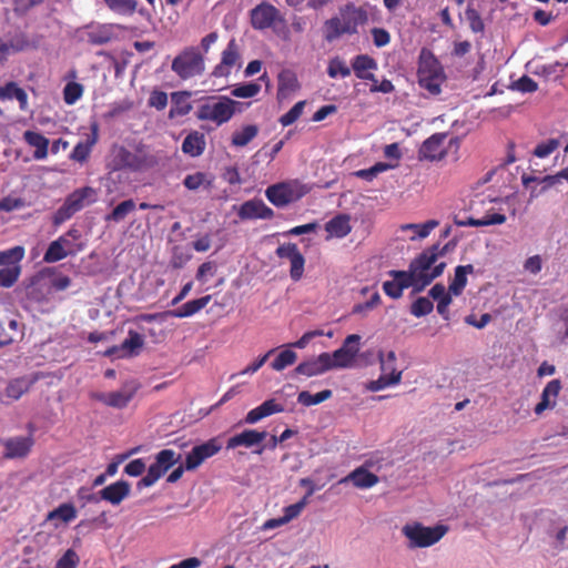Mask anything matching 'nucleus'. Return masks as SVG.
I'll use <instances>...</instances> for the list:
<instances>
[{
    "instance_id": "f257e3e1",
    "label": "nucleus",
    "mask_w": 568,
    "mask_h": 568,
    "mask_svg": "<svg viewBox=\"0 0 568 568\" xmlns=\"http://www.w3.org/2000/svg\"><path fill=\"white\" fill-rule=\"evenodd\" d=\"M222 445L217 438H212L201 445L194 446L186 455L184 465L175 468L166 478L168 483H176L183 475L184 470H195L207 458L217 454Z\"/></svg>"
},
{
    "instance_id": "f03ea898",
    "label": "nucleus",
    "mask_w": 568,
    "mask_h": 568,
    "mask_svg": "<svg viewBox=\"0 0 568 568\" xmlns=\"http://www.w3.org/2000/svg\"><path fill=\"white\" fill-rule=\"evenodd\" d=\"M171 69L182 80L202 75L205 70L203 53L196 47H186L173 59Z\"/></svg>"
},
{
    "instance_id": "7ed1b4c3",
    "label": "nucleus",
    "mask_w": 568,
    "mask_h": 568,
    "mask_svg": "<svg viewBox=\"0 0 568 568\" xmlns=\"http://www.w3.org/2000/svg\"><path fill=\"white\" fill-rule=\"evenodd\" d=\"M242 103L227 97H210L206 102L199 106L197 118L200 120L213 121L217 124L227 122L235 113L236 106Z\"/></svg>"
},
{
    "instance_id": "20e7f679",
    "label": "nucleus",
    "mask_w": 568,
    "mask_h": 568,
    "mask_svg": "<svg viewBox=\"0 0 568 568\" xmlns=\"http://www.w3.org/2000/svg\"><path fill=\"white\" fill-rule=\"evenodd\" d=\"M97 201V191L91 186H84L73 191L58 209L53 216V224L60 225L69 220L84 206Z\"/></svg>"
},
{
    "instance_id": "39448f33",
    "label": "nucleus",
    "mask_w": 568,
    "mask_h": 568,
    "mask_svg": "<svg viewBox=\"0 0 568 568\" xmlns=\"http://www.w3.org/2000/svg\"><path fill=\"white\" fill-rule=\"evenodd\" d=\"M447 531L445 526L424 527L420 524L406 525L403 534L409 539V547H429L436 544Z\"/></svg>"
},
{
    "instance_id": "423d86ee",
    "label": "nucleus",
    "mask_w": 568,
    "mask_h": 568,
    "mask_svg": "<svg viewBox=\"0 0 568 568\" xmlns=\"http://www.w3.org/2000/svg\"><path fill=\"white\" fill-rule=\"evenodd\" d=\"M359 339L361 336L357 334L348 335L338 349L328 353L331 369L352 366L359 351Z\"/></svg>"
},
{
    "instance_id": "0eeeda50",
    "label": "nucleus",
    "mask_w": 568,
    "mask_h": 568,
    "mask_svg": "<svg viewBox=\"0 0 568 568\" xmlns=\"http://www.w3.org/2000/svg\"><path fill=\"white\" fill-rule=\"evenodd\" d=\"M283 22L280 11L267 2H262L251 10V23L256 30L275 28L277 23Z\"/></svg>"
},
{
    "instance_id": "6e6552de",
    "label": "nucleus",
    "mask_w": 568,
    "mask_h": 568,
    "mask_svg": "<svg viewBox=\"0 0 568 568\" xmlns=\"http://www.w3.org/2000/svg\"><path fill=\"white\" fill-rule=\"evenodd\" d=\"M143 346L144 337L140 333L130 329L128 337L120 345L108 348L104 355L116 358L133 357L140 354Z\"/></svg>"
},
{
    "instance_id": "1a4fd4ad",
    "label": "nucleus",
    "mask_w": 568,
    "mask_h": 568,
    "mask_svg": "<svg viewBox=\"0 0 568 568\" xmlns=\"http://www.w3.org/2000/svg\"><path fill=\"white\" fill-rule=\"evenodd\" d=\"M331 371V362L328 353H322L317 356H311L307 359L301 362L291 373L294 378L296 376L313 377L322 375Z\"/></svg>"
},
{
    "instance_id": "9d476101",
    "label": "nucleus",
    "mask_w": 568,
    "mask_h": 568,
    "mask_svg": "<svg viewBox=\"0 0 568 568\" xmlns=\"http://www.w3.org/2000/svg\"><path fill=\"white\" fill-rule=\"evenodd\" d=\"M265 195L272 204L278 207L286 206L301 197V193L290 183L271 185L266 189Z\"/></svg>"
},
{
    "instance_id": "9b49d317",
    "label": "nucleus",
    "mask_w": 568,
    "mask_h": 568,
    "mask_svg": "<svg viewBox=\"0 0 568 568\" xmlns=\"http://www.w3.org/2000/svg\"><path fill=\"white\" fill-rule=\"evenodd\" d=\"M326 27V39L332 41L339 38L341 36L348 33H355L357 28V21L354 13L343 14L341 18H332L325 22Z\"/></svg>"
},
{
    "instance_id": "f8f14e48",
    "label": "nucleus",
    "mask_w": 568,
    "mask_h": 568,
    "mask_svg": "<svg viewBox=\"0 0 568 568\" xmlns=\"http://www.w3.org/2000/svg\"><path fill=\"white\" fill-rule=\"evenodd\" d=\"M136 387L134 385L126 384L120 390L116 392L97 393L93 395V398L108 406L114 408H123L132 399Z\"/></svg>"
},
{
    "instance_id": "ddd939ff",
    "label": "nucleus",
    "mask_w": 568,
    "mask_h": 568,
    "mask_svg": "<svg viewBox=\"0 0 568 568\" xmlns=\"http://www.w3.org/2000/svg\"><path fill=\"white\" fill-rule=\"evenodd\" d=\"M41 378L40 373L21 376L11 379L6 387V396L18 400L22 395L28 393L30 388Z\"/></svg>"
},
{
    "instance_id": "4468645a",
    "label": "nucleus",
    "mask_w": 568,
    "mask_h": 568,
    "mask_svg": "<svg viewBox=\"0 0 568 568\" xmlns=\"http://www.w3.org/2000/svg\"><path fill=\"white\" fill-rule=\"evenodd\" d=\"M266 432H257L255 429H245L240 434H236L229 438L226 448L234 449L239 446L252 448L257 446L260 448L263 440L266 438Z\"/></svg>"
},
{
    "instance_id": "2eb2a0df",
    "label": "nucleus",
    "mask_w": 568,
    "mask_h": 568,
    "mask_svg": "<svg viewBox=\"0 0 568 568\" xmlns=\"http://www.w3.org/2000/svg\"><path fill=\"white\" fill-rule=\"evenodd\" d=\"M447 138L445 133H436L428 138L419 149V156L426 160H440L445 156L446 151L443 148L444 141Z\"/></svg>"
},
{
    "instance_id": "dca6fc26",
    "label": "nucleus",
    "mask_w": 568,
    "mask_h": 568,
    "mask_svg": "<svg viewBox=\"0 0 568 568\" xmlns=\"http://www.w3.org/2000/svg\"><path fill=\"white\" fill-rule=\"evenodd\" d=\"M237 213L242 220L272 219L274 215L273 210L261 200L244 202Z\"/></svg>"
},
{
    "instance_id": "f3484780",
    "label": "nucleus",
    "mask_w": 568,
    "mask_h": 568,
    "mask_svg": "<svg viewBox=\"0 0 568 568\" xmlns=\"http://www.w3.org/2000/svg\"><path fill=\"white\" fill-rule=\"evenodd\" d=\"M120 159L123 166L132 171L146 170L156 163L155 159L151 155H146L140 152L133 153L124 149L121 150Z\"/></svg>"
},
{
    "instance_id": "a211bd4d",
    "label": "nucleus",
    "mask_w": 568,
    "mask_h": 568,
    "mask_svg": "<svg viewBox=\"0 0 568 568\" xmlns=\"http://www.w3.org/2000/svg\"><path fill=\"white\" fill-rule=\"evenodd\" d=\"M437 250L438 245H433L410 262L409 266L416 276H429L432 274L433 270L430 267L437 260Z\"/></svg>"
},
{
    "instance_id": "6ab92c4d",
    "label": "nucleus",
    "mask_w": 568,
    "mask_h": 568,
    "mask_svg": "<svg viewBox=\"0 0 568 568\" xmlns=\"http://www.w3.org/2000/svg\"><path fill=\"white\" fill-rule=\"evenodd\" d=\"M130 484L125 480H119L104 487L99 494L101 499L106 500L112 505H119L130 495Z\"/></svg>"
},
{
    "instance_id": "aec40b11",
    "label": "nucleus",
    "mask_w": 568,
    "mask_h": 568,
    "mask_svg": "<svg viewBox=\"0 0 568 568\" xmlns=\"http://www.w3.org/2000/svg\"><path fill=\"white\" fill-rule=\"evenodd\" d=\"M352 68L358 79L372 81V84L377 81L375 75L371 72L372 70L377 69V63L372 57L367 54H359L355 57Z\"/></svg>"
},
{
    "instance_id": "412c9836",
    "label": "nucleus",
    "mask_w": 568,
    "mask_h": 568,
    "mask_svg": "<svg viewBox=\"0 0 568 568\" xmlns=\"http://www.w3.org/2000/svg\"><path fill=\"white\" fill-rule=\"evenodd\" d=\"M347 481H352L357 488L365 489L376 485L379 479L375 474L368 471L364 466H361L339 480L341 484Z\"/></svg>"
},
{
    "instance_id": "4be33fe9",
    "label": "nucleus",
    "mask_w": 568,
    "mask_h": 568,
    "mask_svg": "<svg viewBox=\"0 0 568 568\" xmlns=\"http://www.w3.org/2000/svg\"><path fill=\"white\" fill-rule=\"evenodd\" d=\"M560 389L561 383L559 379L550 381L541 393V398L535 407V413L540 415L544 410L555 407Z\"/></svg>"
},
{
    "instance_id": "5701e85b",
    "label": "nucleus",
    "mask_w": 568,
    "mask_h": 568,
    "mask_svg": "<svg viewBox=\"0 0 568 568\" xmlns=\"http://www.w3.org/2000/svg\"><path fill=\"white\" fill-rule=\"evenodd\" d=\"M3 445L6 458H19L24 457L30 452L33 440L31 437H16L7 439Z\"/></svg>"
},
{
    "instance_id": "b1692460",
    "label": "nucleus",
    "mask_w": 568,
    "mask_h": 568,
    "mask_svg": "<svg viewBox=\"0 0 568 568\" xmlns=\"http://www.w3.org/2000/svg\"><path fill=\"white\" fill-rule=\"evenodd\" d=\"M284 407L277 404L274 399H267L262 405L250 410L244 419L246 424H255L258 420L275 414L282 413Z\"/></svg>"
},
{
    "instance_id": "393cba45",
    "label": "nucleus",
    "mask_w": 568,
    "mask_h": 568,
    "mask_svg": "<svg viewBox=\"0 0 568 568\" xmlns=\"http://www.w3.org/2000/svg\"><path fill=\"white\" fill-rule=\"evenodd\" d=\"M351 217L347 214H338L325 224V231L333 237H344L351 233Z\"/></svg>"
},
{
    "instance_id": "a878e982",
    "label": "nucleus",
    "mask_w": 568,
    "mask_h": 568,
    "mask_svg": "<svg viewBox=\"0 0 568 568\" xmlns=\"http://www.w3.org/2000/svg\"><path fill=\"white\" fill-rule=\"evenodd\" d=\"M23 138L29 145L36 149L33 153V158L36 160H43L47 158L49 140L44 135L34 131H26L23 133Z\"/></svg>"
},
{
    "instance_id": "bb28decb",
    "label": "nucleus",
    "mask_w": 568,
    "mask_h": 568,
    "mask_svg": "<svg viewBox=\"0 0 568 568\" xmlns=\"http://www.w3.org/2000/svg\"><path fill=\"white\" fill-rule=\"evenodd\" d=\"M210 301L211 295H206L201 298L190 301L182 305L181 307L170 311L168 314L176 318L189 317L204 308Z\"/></svg>"
},
{
    "instance_id": "cd10ccee",
    "label": "nucleus",
    "mask_w": 568,
    "mask_h": 568,
    "mask_svg": "<svg viewBox=\"0 0 568 568\" xmlns=\"http://www.w3.org/2000/svg\"><path fill=\"white\" fill-rule=\"evenodd\" d=\"M205 148L204 134L194 131L186 135L182 143V151L190 156H199L203 153Z\"/></svg>"
},
{
    "instance_id": "c85d7f7f",
    "label": "nucleus",
    "mask_w": 568,
    "mask_h": 568,
    "mask_svg": "<svg viewBox=\"0 0 568 568\" xmlns=\"http://www.w3.org/2000/svg\"><path fill=\"white\" fill-rule=\"evenodd\" d=\"M300 88L297 78L294 72L290 70H283L278 74V94L286 97L292 92L297 91Z\"/></svg>"
},
{
    "instance_id": "c756f323",
    "label": "nucleus",
    "mask_w": 568,
    "mask_h": 568,
    "mask_svg": "<svg viewBox=\"0 0 568 568\" xmlns=\"http://www.w3.org/2000/svg\"><path fill=\"white\" fill-rule=\"evenodd\" d=\"M75 517V507L70 503H64L61 504L58 508L51 510L47 516V520L52 521L54 519H59L62 523H69L73 520Z\"/></svg>"
},
{
    "instance_id": "7c9ffc66",
    "label": "nucleus",
    "mask_w": 568,
    "mask_h": 568,
    "mask_svg": "<svg viewBox=\"0 0 568 568\" xmlns=\"http://www.w3.org/2000/svg\"><path fill=\"white\" fill-rule=\"evenodd\" d=\"M258 133V128L255 124L245 125L242 130L235 131L232 134V144L235 146L247 145Z\"/></svg>"
},
{
    "instance_id": "2f4dec72",
    "label": "nucleus",
    "mask_w": 568,
    "mask_h": 568,
    "mask_svg": "<svg viewBox=\"0 0 568 568\" xmlns=\"http://www.w3.org/2000/svg\"><path fill=\"white\" fill-rule=\"evenodd\" d=\"M446 267L445 262H440L439 264L433 267L432 274L429 276H416L413 284L414 292H422L427 285H429L436 277L440 276Z\"/></svg>"
},
{
    "instance_id": "473e14b6",
    "label": "nucleus",
    "mask_w": 568,
    "mask_h": 568,
    "mask_svg": "<svg viewBox=\"0 0 568 568\" xmlns=\"http://www.w3.org/2000/svg\"><path fill=\"white\" fill-rule=\"evenodd\" d=\"M331 397H332L331 389H324L315 395L311 394L307 390H303L298 394L297 400L300 404H302L304 406H312V405H317Z\"/></svg>"
},
{
    "instance_id": "72a5a7b5",
    "label": "nucleus",
    "mask_w": 568,
    "mask_h": 568,
    "mask_svg": "<svg viewBox=\"0 0 568 568\" xmlns=\"http://www.w3.org/2000/svg\"><path fill=\"white\" fill-rule=\"evenodd\" d=\"M296 359L297 354L291 348H286L275 357V359L271 363V367L276 372H281L287 366L293 365Z\"/></svg>"
},
{
    "instance_id": "f704fd0d",
    "label": "nucleus",
    "mask_w": 568,
    "mask_h": 568,
    "mask_svg": "<svg viewBox=\"0 0 568 568\" xmlns=\"http://www.w3.org/2000/svg\"><path fill=\"white\" fill-rule=\"evenodd\" d=\"M315 489L316 488L312 486L307 494L300 501L284 508V521L290 523L301 514V511L308 503V497L314 494Z\"/></svg>"
},
{
    "instance_id": "c9c22d12",
    "label": "nucleus",
    "mask_w": 568,
    "mask_h": 568,
    "mask_svg": "<svg viewBox=\"0 0 568 568\" xmlns=\"http://www.w3.org/2000/svg\"><path fill=\"white\" fill-rule=\"evenodd\" d=\"M134 209V201L131 199L125 200L113 209V211L106 216V221L121 222L129 213L133 212Z\"/></svg>"
},
{
    "instance_id": "e433bc0d",
    "label": "nucleus",
    "mask_w": 568,
    "mask_h": 568,
    "mask_svg": "<svg viewBox=\"0 0 568 568\" xmlns=\"http://www.w3.org/2000/svg\"><path fill=\"white\" fill-rule=\"evenodd\" d=\"M424 67L419 72V84L428 90L432 94H438L440 92V73L436 75H429Z\"/></svg>"
},
{
    "instance_id": "4c0bfd02",
    "label": "nucleus",
    "mask_w": 568,
    "mask_h": 568,
    "mask_svg": "<svg viewBox=\"0 0 568 568\" xmlns=\"http://www.w3.org/2000/svg\"><path fill=\"white\" fill-rule=\"evenodd\" d=\"M165 471L161 468V466L156 463V460L149 467L146 475L141 478L136 486L139 489H142L144 487H150L153 484L156 483L158 479H160Z\"/></svg>"
},
{
    "instance_id": "58836bf2",
    "label": "nucleus",
    "mask_w": 568,
    "mask_h": 568,
    "mask_svg": "<svg viewBox=\"0 0 568 568\" xmlns=\"http://www.w3.org/2000/svg\"><path fill=\"white\" fill-rule=\"evenodd\" d=\"M181 457V454H178L172 449H163L156 454L155 460L166 473L173 465L180 462Z\"/></svg>"
},
{
    "instance_id": "ea45409f",
    "label": "nucleus",
    "mask_w": 568,
    "mask_h": 568,
    "mask_svg": "<svg viewBox=\"0 0 568 568\" xmlns=\"http://www.w3.org/2000/svg\"><path fill=\"white\" fill-rule=\"evenodd\" d=\"M9 45V50L12 49L13 51H23L29 48H36L37 44L30 41L27 33L22 31L16 32L8 41L7 43Z\"/></svg>"
},
{
    "instance_id": "a19ab883",
    "label": "nucleus",
    "mask_w": 568,
    "mask_h": 568,
    "mask_svg": "<svg viewBox=\"0 0 568 568\" xmlns=\"http://www.w3.org/2000/svg\"><path fill=\"white\" fill-rule=\"evenodd\" d=\"M438 225V222L436 220H429L424 224H404L400 226L403 231L406 230H414L416 232V235L412 236V240H415L416 237L424 239L428 236L432 230H434Z\"/></svg>"
},
{
    "instance_id": "79ce46f5",
    "label": "nucleus",
    "mask_w": 568,
    "mask_h": 568,
    "mask_svg": "<svg viewBox=\"0 0 568 568\" xmlns=\"http://www.w3.org/2000/svg\"><path fill=\"white\" fill-rule=\"evenodd\" d=\"M260 91L261 85L258 83L248 82L234 87L233 90L231 91V94L236 98L246 99L255 97L260 93Z\"/></svg>"
},
{
    "instance_id": "37998d69",
    "label": "nucleus",
    "mask_w": 568,
    "mask_h": 568,
    "mask_svg": "<svg viewBox=\"0 0 568 568\" xmlns=\"http://www.w3.org/2000/svg\"><path fill=\"white\" fill-rule=\"evenodd\" d=\"M20 266L13 265L10 267H3L0 270V286L1 287H11L19 278L20 275Z\"/></svg>"
},
{
    "instance_id": "c03bdc74",
    "label": "nucleus",
    "mask_w": 568,
    "mask_h": 568,
    "mask_svg": "<svg viewBox=\"0 0 568 568\" xmlns=\"http://www.w3.org/2000/svg\"><path fill=\"white\" fill-rule=\"evenodd\" d=\"M24 250L22 246H14L7 251H0V266L17 264L23 258Z\"/></svg>"
},
{
    "instance_id": "a18cd8bd",
    "label": "nucleus",
    "mask_w": 568,
    "mask_h": 568,
    "mask_svg": "<svg viewBox=\"0 0 568 568\" xmlns=\"http://www.w3.org/2000/svg\"><path fill=\"white\" fill-rule=\"evenodd\" d=\"M399 383V374H394L393 376H388L387 374H382L376 381L369 382L367 385V389L371 392H378L387 386L396 385Z\"/></svg>"
},
{
    "instance_id": "49530a36",
    "label": "nucleus",
    "mask_w": 568,
    "mask_h": 568,
    "mask_svg": "<svg viewBox=\"0 0 568 568\" xmlns=\"http://www.w3.org/2000/svg\"><path fill=\"white\" fill-rule=\"evenodd\" d=\"M465 18L469 24V28L473 32H484L485 24L484 21L477 10H475L471 6H468L465 11Z\"/></svg>"
},
{
    "instance_id": "de8ad7c7",
    "label": "nucleus",
    "mask_w": 568,
    "mask_h": 568,
    "mask_svg": "<svg viewBox=\"0 0 568 568\" xmlns=\"http://www.w3.org/2000/svg\"><path fill=\"white\" fill-rule=\"evenodd\" d=\"M69 256L68 252L57 241L50 243L48 250L44 253L43 261L47 263H54Z\"/></svg>"
},
{
    "instance_id": "09e8293b",
    "label": "nucleus",
    "mask_w": 568,
    "mask_h": 568,
    "mask_svg": "<svg viewBox=\"0 0 568 568\" xmlns=\"http://www.w3.org/2000/svg\"><path fill=\"white\" fill-rule=\"evenodd\" d=\"M108 7L120 13H133L136 10V0H104Z\"/></svg>"
},
{
    "instance_id": "8fccbe9b",
    "label": "nucleus",
    "mask_w": 568,
    "mask_h": 568,
    "mask_svg": "<svg viewBox=\"0 0 568 568\" xmlns=\"http://www.w3.org/2000/svg\"><path fill=\"white\" fill-rule=\"evenodd\" d=\"M390 276H393L399 284L400 288L404 291L405 288H408L413 286L415 281V272H413L412 267L409 266L408 271H389L388 273Z\"/></svg>"
},
{
    "instance_id": "3c124183",
    "label": "nucleus",
    "mask_w": 568,
    "mask_h": 568,
    "mask_svg": "<svg viewBox=\"0 0 568 568\" xmlns=\"http://www.w3.org/2000/svg\"><path fill=\"white\" fill-rule=\"evenodd\" d=\"M424 67L426 68V70H427L426 72L429 75H436L437 73H440V69H439L438 62L436 61V59L429 52H426L425 50H423L422 54H420L418 73L420 72V70Z\"/></svg>"
},
{
    "instance_id": "603ef678",
    "label": "nucleus",
    "mask_w": 568,
    "mask_h": 568,
    "mask_svg": "<svg viewBox=\"0 0 568 568\" xmlns=\"http://www.w3.org/2000/svg\"><path fill=\"white\" fill-rule=\"evenodd\" d=\"M190 92H175L172 94V100L176 103V109L171 110V115L176 112L180 115H185L190 112L191 105L187 103V98L190 97Z\"/></svg>"
},
{
    "instance_id": "864d4df0",
    "label": "nucleus",
    "mask_w": 568,
    "mask_h": 568,
    "mask_svg": "<svg viewBox=\"0 0 568 568\" xmlns=\"http://www.w3.org/2000/svg\"><path fill=\"white\" fill-rule=\"evenodd\" d=\"M112 39V32L105 27L88 32V42L92 44H104Z\"/></svg>"
},
{
    "instance_id": "5fc2aeb1",
    "label": "nucleus",
    "mask_w": 568,
    "mask_h": 568,
    "mask_svg": "<svg viewBox=\"0 0 568 568\" xmlns=\"http://www.w3.org/2000/svg\"><path fill=\"white\" fill-rule=\"evenodd\" d=\"M83 88L80 83L69 82L63 89V99L67 104H73L82 95Z\"/></svg>"
},
{
    "instance_id": "6e6d98bb",
    "label": "nucleus",
    "mask_w": 568,
    "mask_h": 568,
    "mask_svg": "<svg viewBox=\"0 0 568 568\" xmlns=\"http://www.w3.org/2000/svg\"><path fill=\"white\" fill-rule=\"evenodd\" d=\"M327 73L331 78H336L337 75L346 78L351 74V69L346 65L344 61H342L338 58H335L329 61Z\"/></svg>"
},
{
    "instance_id": "4d7b16f0",
    "label": "nucleus",
    "mask_w": 568,
    "mask_h": 568,
    "mask_svg": "<svg viewBox=\"0 0 568 568\" xmlns=\"http://www.w3.org/2000/svg\"><path fill=\"white\" fill-rule=\"evenodd\" d=\"M305 101L297 102L288 112L280 118V123L283 126L293 124L303 113Z\"/></svg>"
},
{
    "instance_id": "13d9d810",
    "label": "nucleus",
    "mask_w": 568,
    "mask_h": 568,
    "mask_svg": "<svg viewBox=\"0 0 568 568\" xmlns=\"http://www.w3.org/2000/svg\"><path fill=\"white\" fill-rule=\"evenodd\" d=\"M466 284H467V277L463 273V268L456 267L454 280L448 286L449 293H452L455 296L460 295L463 290L465 288Z\"/></svg>"
},
{
    "instance_id": "bf43d9fd",
    "label": "nucleus",
    "mask_w": 568,
    "mask_h": 568,
    "mask_svg": "<svg viewBox=\"0 0 568 568\" xmlns=\"http://www.w3.org/2000/svg\"><path fill=\"white\" fill-rule=\"evenodd\" d=\"M434 306L427 297H418L412 305L410 312L416 317H422L429 314Z\"/></svg>"
},
{
    "instance_id": "052dcab7",
    "label": "nucleus",
    "mask_w": 568,
    "mask_h": 568,
    "mask_svg": "<svg viewBox=\"0 0 568 568\" xmlns=\"http://www.w3.org/2000/svg\"><path fill=\"white\" fill-rule=\"evenodd\" d=\"M239 50H237V45L235 43V40L232 39L226 49L223 51L222 53V62L226 65H229L230 68H232L236 61L239 60Z\"/></svg>"
},
{
    "instance_id": "680f3d73",
    "label": "nucleus",
    "mask_w": 568,
    "mask_h": 568,
    "mask_svg": "<svg viewBox=\"0 0 568 568\" xmlns=\"http://www.w3.org/2000/svg\"><path fill=\"white\" fill-rule=\"evenodd\" d=\"M560 142L558 139H549L548 141L538 144L534 150V155L537 158H546L550 153H552L558 146Z\"/></svg>"
},
{
    "instance_id": "e2e57ef3",
    "label": "nucleus",
    "mask_w": 568,
    "mask_h": 568,
    "mask_svg": "<svg viewBox=\"0 0 568 568\" xmlns=\"http://www.w3.org/2000/svg\"><path fill=\"white\" fill-rule=\"evenodd\" d=\"M94 142L95 140L93 139L90 143H78L71 153V159L80 163L87 161Z\"/></svg>"
},
{
    "instance_id": "0e129e2a",
    "label": "nucleus",
    "mask_w": 568,
    "mask_h": 568,
    "mask_svg": "<svg viewBox=\"0 0 568 568\" xmlns=\"http://www.w3.org/2000/svg\"><path fill=\"white\" fill-rule=\"evenodd\" d=\"M80 559L73 549H68L58 560L55 568H77Z\"/></svg>"
},
{
    "instance_id": "69168bd1",
    "label": "nucleus",
    "mask_w": 568,
    "mask_h": 568,
    "mask_svg": "<svg viewBox=\"0 0 568 568\" xmlns=\"http://www.w3.org/2000/svg\"><path fill=\"white\" fill-rule=\"evenodd\" d=\"M291 261L290 276L293 281L297 282L302 278L304 273L305 258L302 253L298 256H294Z\"/></svg>"
},
{
    "instance_id": "338daca9",
    "label": "nucleus",
    "mask_w": 568,
    "mask_h": 568,
    "mask_svg": "<svg viewBox=\"0 0 568 568\" xmlns=\"http://www.w3.org/2000/svg\"><path fill=\"white\" fill-rule=\"evenodd\" d=\"M511 88L520 92H535L538 89V84L528 75H523L513 83Z\"/></svg>"
},
{
    "instance_id": "774afa93",
    "label": "nucleus",
    "mask_w": 568,
    "mask_h": 568,
    "mask_svg": "<svg viewBox=\"0 0 568 568\" xmlns=\"http://www.w3.org/2000/svg\"><path fill=\"white\" fill-rule=\"evenodd\" d=\"M300 254L301 252L295 243L283 244L276 248V255L280 258H287L290 262L295 258L294 256H298Z\"/></svg>"
}]
</instances>
